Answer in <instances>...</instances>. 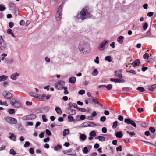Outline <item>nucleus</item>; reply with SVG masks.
<instances>
[{"mask_svg": "<svg viewBox=\"0 0 156 156\" xmlns=\"http://www.w3.org/2000/svg\"><path fill=\"white\" fill-rule=\"evenodd\" d=\"M89 8L87 6L83 8L80 14H77L75 17V20L77 21L79 19L83 20L87 18H92V15L89 12Z\"/></svg>", "mask_w": 156, "mask_h": 156, "instance_id": "1", "label": "nucleus"}, {"mask_svg": "<svg viewBox=\"0 0 156 156\" xmlns=\"http://www.w3.org/2000/svg\"><path fill=\"white\" fill-rule=\"evenodd\" d=\"M78 49L81 54H86L90 51V45L87 42L83 41H81L79 43Z\"/></svg>", "mask_w": 156, "mask_h": 156, "instance_id": "2", "label": "nucleus"}, {"mask_svg": "<svg viewBox=\"0 0 156 156\" xmlns=\"http://www.w3.org/2000/svg\"><path fill=\"white\" fill-rule=\"evenodd\" d=\"M63 7V4H61L58 8L57 12L55 15V18L56 20L58 21H59L62 16V10Z\"/></svg>", "mask_w": 156, "mask_h": 156, "instance_id": "3", "label": "nucleus"}, {"mask_svg": "<svg viewBox=\"0 0 156 156\" xmlns=\"http://www.w3.org/2000/svg\"><path fill=\"white\" fill-rule=\"evenodd\" d=\"M4 119L7 122L10 124H16L17 122L16 118L11 117H5Z\"/></svg>", "mask_w": 156, "mask_h": 156, "instance_id": "4", "label": "nucleus"}, {"mask_svg": "<svg viewBox=\"0 0 156 156\" xmlns=\"http://www.w3.org/2000/svg\"><path fill=\"white\" fill-rule=\"evenodd\" d=\"M65 84V82L62 81H58L55 84V87L57 89L59 90L62 89L64 87Z\"/></svg>", "mask_w": 156, "mask_h": 156, "instance_id": "5", "label": "nucleus"}, {"mask_svg": "<svg viewBox=\"0 0 156 156\" xmlns=\"http://www.w3.org/2000/svg\"><path fill=\"white\" fill-rule=\"evenodd\" d=\"M10 102L11 105L15 108H19L21 106V103L18 101H16L13 98L10 100Z\"/></svg>", "mask_w": 156, "mask_h": 156, "instance_id": "6", "label": "nucleus"}, {"mask_svg": "<svg viewBox=\"0 0 156 156\" xmlns=\"http://www.w3.org/2000/svg\"><path fill=\"white\" fill-rule=\"evenodd\" d=\"M109 41L107 40H104L100 44L98 47V49L100 51H103L105 49V45L108 43Z\"/></svg>", "mask_w": 156, "mask_h": 156, "instance_id": "7", "label": "nucleus"}, {"mask_svg": "<svg viewBox=\"0 0 156 156\" xmlns=\"http://www.w3.org/2000/svg\"><path fill=\"white\" fill-rule=\"evenodd\" d=\"M63 152L65 154L70 155H74L76 153L75 151L72 148L64 150Z\"/></svg>", "mask_w": 156, "mask_h": 156, "instance_id": "8", "label": "nucleus"}, {"mask_svg": "<svg viewBox=\"0 0 156 156\" xmlns=\"http://www.w3.org/2000/svg\"><path fill=\"white\" fill-rule=\"evenodd\" d=\"M3 96L6 99L11 100L12 97V94L9 91H5L3 92Z\"/></svg>", "mask_w": 156, "mask_h": 156, "instance_id": "9", "label": "nucleus"}, {"mask_svg": "<svg viewBox=\"0 0 156 156\" xmlns=\"http://www.w3.org/2000/svg\"><path fill=\"white\" fill-rule=\"evenodd\" d=\"M36 118V115L34 114L28 115L26 116H24L22 117L23 120H32L35 119Z\"/></svg>", "mask_w": 156, "mask_h": 156, "instance_id": "10", "label": "nucleus"}, {"mask_svg": "<svg viewBox=\"0 0 156 156\" xmlns=\"http://www.w3.org/2000/svg\"><path fill=\"white\" fill-rule=\"evenodd\" d=\"M124 122L125 123L128 124H131L134 127H136V124L133 120H131L129 119H125Z\"/></svg>", "mask_w": 156, "mask_h": 156, "instance_id": "11", "label": "nucleus"}, {"mask_svg": "<svg viewBox=\"0 0 156 156\" xmlns=\"http://www.w3.org/2000/svg\"><path fill=\"white\" fill-rule=\"evenodd\" d=\"M122 70H119L115 72V75L118 77L121 78L122 77Z\"/></svg>", "mask_w": 156, "mask_h": 156, "instance_id": "12", "label": "nucleus"}, {"mask_svg": "<svg viewBox=\"0 0 156 156\" xmlns=\"http://www.w3.org/2000/svg\"><path fill=\"white\" fill-rule=\"evenodd\" d=\"M20 76V74L17 73H15L12 74L10 76V78L13 80H15L16 79V77Z\"/></svg>", "mask_w": 156, "mask_h": 156, "instance_id": "13", "label": "nucleus"}, {"mask_svg": "<svg viewBox=\"0 0 156 156\" xmlns=\"http://www.w3.org/2000/svg\"><path fill=\"white\" fill-rule=\"evenodd\" d=\"M140 63V60L139 59H136L133 62L132 65L133 67H135L139 66Z\"/></svg>", "mask_w": 156, "mask_h": 156, "instance_id": "14", "label": "nucleus"}, {"mask_svg": "<svg viewBox=\"0 0 156 156\" xmlns=\"http://www.w3.org/2000/svg\"><path fill=\"white\" fill-rule=\"evenodd\" d=\"M87 136L85 134H82V135H80L79 136L80 139L83 142L85 140Z\"/></svg>", "mask_w": 156, "mask_h": 156, "instance_id": "15", "label": "nucleus"}, {"mask_svg": "<svg viewBox=\"0 0 156 156\" xmlns=\"http://www.w3.org/2000/svg\"><path fill=\"white\" fill-rule=\"evenodd\" d=\"M10 136H9V138L10 139L14 141L16 140V136L13 133H10Z\"/></svg>", "mask_w": 156, "mask_h": 156, "instance_id": "16", "label": "nucleus"}, {"mask_svg": "<svg viewBox=\"0 0 156 156\" xmlns=\"http://www.w3.org/2000/svg\"><path fill=\"white\" fill-rule=\"evenodd\" d=\"M76 80L75 77L72 76L70 77L69 79V82L71 83H75Z\"/></svg>", "mask_w": 156, "mask_h": 156, "instance_id": "17", "label": "nucleus"}, {"mask_svg": "<svg viewBox=\"0 0 156 156\" xmlns=\"http://www.w3.org/2000/svg\"><path fill=\"white\" fill-rule=\"evenodd\" d=\"M55 110L58 114H61L62 113L61 109L59 107H56L55 108Z\"/></svg>", "mask_w": 156, "mask_h": 156, "instance_id": "18", "label": "nucleus"}, {"mask_svg": "<svg viewBox=\"0 0 156 156\" xmlns=\"http://www.w3.org/2000/svg\"><path fill=\"white\" fill-rule=\"evenodd\" d=\"M156 88V84H154L152 85L151 86L149 87L148 90L151 91H153L154 89Z\"/></svg>", "mask_w": 156, "mask_h": 156, "instance_id": "19", "label": "nucleus"}, {"mask_svg": "<svg viewBox=\"0 0 156 156\" xmlns=\"http://www.w3.org/2000/svg\"><path fill=\"white\" fill-rule=\"evenodd\" d=\"M81 126L82 127H89V122H86L82 123L81 125Z\"/></svg>", "mask_w": 156, "mask_h": 156, "instance_id": "20", "label": "nucleus"}, {"mask_svg": "<svg viewBox=\"0 0 156 156\" xmlns=\"http://www.w3.org/2000/svg\"><path fill=\"white\" fill-rule=\"evenodd\" d=\"M124 38V37L123 36H120L117 39L118 42L120 44H122L123 42V40Z\"/></svg>", "mask_w": 156, "mask_h": 156, "instance_id": "21", "label": "nucleus"}, {"mask_svg": "<svg viewBox=\"0 0 156 156\" xmlns=\"http://www.w3.org/2000/svg\"><path fill=\"white\" fill-rule=\"evenodd\" d=\"M36 98L38 100L41 101H43L44 100V98H43L42 96L39 94H37Z\"/></svg>", "mask_w": 156, "mask_h": 156, "instance_id": "22", "label": "nucleus"}, {"mask_svg": "<svg viewBox=\"0 0 156 156\" xmlns=\"http://www.w3.org/2000/svg\"><path fill=\"white\" fill-rule=\"evenodd\" d=\"M115 136L118 138L122 137L123 136L122 132L121 131L117 132L115 134Z\"/></svg>", "mask_w": 156, "mask_h": 156, "instance_id": "23", "label": "nucleus"}, {"mask_svg": "<svg viewBox=\"0 0 156 156\" xmlns=\"http://www.w3.org/2000/svg\"><path fill=\"white\" fill-rule=\"evenodd\" d=\"M68 112L70 115H73L76 113V111L72 109H69L68 110Z\"/></svg>", "mask_w": 156, "mask_h": 156, "instance_id": "24", "label": "nucleus"}, {"mask_svg": "<svg viewBox=\"0 0 156 156\" xmlns=\"http://www.w3.org/2000/svg\"><path fill=\"white\" fill-rule=\"evenodd\" d=\"M62 148V146L60 145H58L55 146L54 147V150L55 151H57L58 150L61 149Z\"/></svg>", "mask_w": 156, "mask_h": 156, "instance_id": "25", "label": "nucleus"}, {"mask_svg": "<svg viewBox=\"0 0 156 156\" xmlns=\"http://www.w3.org/2000/svg\"><path fill=\"white\" fill-rule=\"evenodd\" d=\"M8 78L7 76L5 75H2L0 76V81H2L5 80Z\"/></svg>", "mask_w": 156, "mask_h": 156, "instance_id": "26", "label": "nucleus"}, {"mask_svg": "<svg viewBox=\"0 0 156 156\" xmlns=\"http://www.w3.org/2000/svg\"><path fill=\"white\" fill-rule=\"evenodd\" d=\"M5 42L4 41L2 36H0V44L2 46L5 45Z\"/></svg>", "mask_w": 156, "mask_h": 156, "instance_id": "27", "label": "nucleus"}, {"mask_svg": "<svg viewBox=\"0 0 156 156\" xmlns=\"http://www.w3.org/2000/svg\"><path fill=\"white\" fill-rule=\"evenodd\" d=\"M58 0H50V4L52 5H54L57 3Z\"/></svg>", "mask_w": 156, "mask_h": 156, "instance_id": "28", "label": "nucleus"}, {"mask_svg": "<svg viewBox=\"0 0 156 156\" xmlns=\"http://www.w3.org/2000/svg\"><path fill=\"white\" fill-rule=\"evenodd\" d=\"M5 60L6 62L9 63H11L13 62V59L12 58H11L10 59H9L7 58H6L5 59Z\"/></svg>", "mask_w": 156, "mask_h": 156, "instance_id": "29", "label": "nucleus"}, {"mask_svg": "<svg viewBox=\"0 0 156 156\" xmlns=\"http://www.w3.org/2000/svg\"><path fill=\"white\" fill-rule=\"evenodd\" d=\"M69 131L68 129H66L64 130L63 132V136H65L69 133Z\"/></svg>", "mask_w": 156, "mask_h": 156, "instance_id": "30", "label": "nucleus"}, {"mask_svg": "<svg viewBox=\"0 0 156 156\" xmlns=\"http://www.w3.org/2000/svg\"><path fill=\"white\" fill-rule=\"evenodd\" d=\"M124 82V80L123 79H115V83H123Z\"/></svg>", "mask_w": 156, "mask_h": 156, "instance_id": "31", "label": "nucleus"}, {"mask_svg": "<svg viewBox=\"0 0 156 156\" xmlns=\"http://www.w3.org/2000/svg\"><path fill=\"white\" fill-rule=\"evenodd\" d=\"M98 71L96 69H94L93 71L92 74L94 76L97 75L98 74Z\"/></svg>", "mask_w": 156, "mask_h": 156, "instance_id": "32", "label": "nucleus"}, {"mask_svg": "<svg viewBox=\"0 0 156 156\" xmlns=\"http://www.w3.org/2000/svg\"><path fill=\"white\" fill-rule=\"evenodd\" d=\"M98 139L100 141L103 142L105 141V137L102 136H98Z\"/></svg>", "mask_w": 156, "mask_h": 156, "instance_id": "33", "label": "nucleus"}, {"mask_svg": "<svg viewBox=\"0 0 156 156\" xmlns=\"http://www.w3.org/2000/svg\"><path fill=\"white\" fill-rule=\"evenodd\" d=\"M82 151L83 153L84 154H87L88 152V151L87 148V147H84L82 149Z\"/></svg>", "mask_w": 156, "mask_h": 156, "instance_id": "34", "label": "nucleus"}, {"mask_svg": "<svg viewBox=\"0 0 156 156\" xmlns=\"http://www.w3.org/2000/svg\"><path fill=\"white\" fill-rule=\"evenodd\" d=\"M89 135L92 136H96V134L95 131H92L90 133Z\"/></svg>", "mask_w": 156, "mask_h": 156, "instance_id": "35", "label": "nucleus"}, {"mask_svg": "<svg viewBox=\"0 0 156 156\" xmlns=\"http://www.w3.org/2000/svg\"><path fill=\"white\" fill-rule=\"evenodd\" d=\"M9 153L10 154L14 156L16 154L14 150L13 149H11L10 150Z\"/></svg>", "mask_w": 156, "mask_h": 156, "instance_id": "36", "label": "nucleus"}, {"mask_svg": "<svg viewBox=\"0 0 156 156\" xmlns=\"http://www.w3.org/2000/svg\"><path fill=\"white\" fill-rule=\"evenodd\" d=\"M8 112L10 114H13L15 113V110L14 109H9L8 111Z\"/></svg>", "mask_w": 156, "mask_h": 156, "instance_id": "37", "label": "nucleus"}, {"mask_svg": "<svg viewBox=\"0 0 156 156\" xmlns=\"http://www.w3.org/2000/svg\"><path fill=\"white\" fill-rule=\"evenodd\" d=\"M105 60L106 61H107L108 62H110L112 61L111 59V57L110 56H107L105 58Z\"/></svg>", "mask_w": 156, "mask_h": 156, "instance_id": "38", "label": "nucleus"}, {"mask_svg": "<svg viewBox=\"0 0 156 156\" xmlns=\"http://www.w3.org/2000/svg\"><path fill=\"white\" fill-rule=\"evenodd\" d=\"M68 118L69 122H73L75 120L74 119L72 116L69 115Z\"/></svg>", "mask_w": 156, "mask_h": 156, "instance_id": "39", "label": "nucleus"}, {"mask_svg": "<svg viewBox=\"0 0 156 156\" xmlns=\"http://www.w3.org/2000/svg\"><path fill=\"white\" fill-rule=\"evenodd\" d=\"M137 90L141 92H143L145 91V89L143 87H139L137 88Z\"/></svg>", "mask_w": 156, "mask_h": 156, "instance_id": "40", "label": "nucleus"}, {"mask_svg": "<svg viewBox=\"0 0 156 156\" xmlns=\"http://www.w3.org/2000/svg\"><path fill=\"white\" fill-rule=\"evenodd\" d=\"M96 124L92 122H89V127H93L96 126Z\"/></svg>", "mask_w": 156, "mask_h": 156, "instance_id": "41", "label": "nucleus"}, {"mask_svg": "<svg viewBox=\"0 0 156 156\" xmlns=\"http://www.w3.org/2000/svg\"><path fill=\"white\" fill-rule=\"evenodd\" d=\"M126 133L129 134L131 137L135 135V134L134 132H129L128 131H126Z\"/></svg>", "mask_w": 156, "mask_h": 156, "instance_id": "42", "label": "nucleus"}, {"mask_svg": "<svg viewBox=\"0 0 156 156\" xmlns=\"http://www.w3.org/2000/svg\"><path fill=\"white\" fill-rule=\"evenodd\" d=\"M29 94L30 96L34 97L36 98V97L37 96V94H36L34 92H30L29 93Z\"/></svg>", "mask_w": 156, "mask_h": 156, "instance_id": "43", "label": "nucleus"}, {"mask_svg": "<svg viewBox=\"0 0 156 156\" xmlns=\"http://www.w3.org/2000/svg\"><path fill=\"white\" fill-rule=\"evenodd\" d=\"M148 26V25L147 23L146 22L143 25V29L144 30H145L147 28Z\"/></svg>", "mask_w": 156, "mask_h": 156, "instance_id": "44", "label": "nucleus"}, {"mask_svg": "<svg viewBox=\"0 0 156 156\" xmlns=\"http://www.w3.org/2000/svg\"><path fill=\"white\" fill-rule=\"evenodd\" d=\"M63 89L64 90V94H68V92L67 90V87H64Z\"/></svg>", "mask_w": 156, "mask_h": 156, "instance_id": "45", "label": "nucleus"}, {"mask_svg": "<svg viewBox=\"0 0 156 156\" xmlns=\"http://www.w3.org/2000/svg\"><path fill=\"white\" fill-rule=\"evenodd\" d=\"M149 129L152 133H153L155 131V129L154 127H150Z\"/></svg>", "mask_w": 156, "mask_h": 156, "instance_id": "46", "label": "nucleus"}, {"mask_svg": "<svg viewBox=\"0 0 156 156\" xmlns=\"http://www.w3.org/2000/svg\"><path fill=\"white\" fill-rule=\"evenodd\" d=\"M6 9V8L5 7L2 5H0V11H3Z\"/></svg>", "mask_w": 156, "mask_h": 156, "instance_id": "47", "label": "nucleus"}, {"mask_svg": "<svg viewBox=\"0 0 156 156\" xmlns=\"http://www.w3.org/2000/svg\"><path fill=\"white\" fill-rule=\"evenodd\" d=\"M117 121H115L113 122V125H112V128L113 129H115V128L117 126Z\"/></svg>", "mask_w": 156, "mask_h": 156, "instance_id": "48", "label": "nucleus"}, {"mask_svg": "<svg viewBox=\"0 0 156 156\" xmlns=\"http://www.w3.org/2000/svg\"><path fill=\"white\" fill-rule=\"evenodd\" d=\"M42 118L43 121L44 122H46L48 120L46 118L45 115H42Z\"/></svg>", "mask_w": 156, "mask_h": 156, "instance_id": "49", "label": "nucleus"}, {"mask_svg": "<svg viewBox=\"0 0 156 156\" xmlns=\"http://www.w3.org/2000/svg\"><path fill=\"white\" fill-rule=\"evenodd\" d=\"M7 54L3 53L1 55V56L2 57L1 58V60L3 61L5 59V57H6L7 56Z\"/></svg>", "mask_w": 156, "mask_h": 156, "instance_id": "50", "label": "nucleus"}, {"mask_svg": "<svg viewBox=\"0 0 156 156\" xmlns=\"http://www.w3.org/2000/svg\"><path fill=\"white\" fill-rule=\"evenodd\" d=\"M106 117L105 116H103L101 117L100 120L101 121L104 122L106 120Z\"/></svg>", "mask_w": 156, "mask_h": 156, "instance_id": "51", "label": "nucleus"}, {"mask_svg": "<svg viewBox=\"0 0 156 156\" xmlns=\"http://www.w3.org/2000/svg\"><path fill=\"white\" fill-rule=\"evenodd\" d=\"M30 145V143L29 141L26 142L24 145V147H28Z\"/></svg>", "mask_w": 156, "mask_h": 156, "instance_id": "52", "label": "nucleus"}, {"mask_svg": "<svg viewBox=\"0 0 156 156\" xmlns=\"http://www.w3.org/2000/svg\"><path fill=\"white\" fill-rule=\"evenodd\" d=\"M85 93V91L84 90H80L78 92V94L80 95H83Z\"/></svg>", "mask_w": 156, "mask_h": 156, "instance_id": "53", "label": "nucleus"}, {"mask_svg": "<svg viewBox=\"0 0 156 156\" xmlns=\"http://www.w3.org/2000/svg\"><path fill=\"white\" fill-rule=\"evenodd\" d=\"M99 58L98 56H97L96 58V59L94 60L95 62L97 64L99 63Z\"/></svg>", "mask_w": 156, "mask_h": 156, "instance_id": "54", "label": "nucleus"}, {"mask_svg": "<svg viewBox=\"0 0 156 156\" xmlns=\"http://www.w3.org/2000/svg\"><path fill=\"white\" fill-rule=\"evenodd\" d=\"M45 132L46 134L48 135V136H50L51 134V132L50 130H49L48 129H46L45 130Z\"/></svg>", "mask_w": 156, "mask_h": 156, "instance_id": "55", "label": "nucleus"}, {"mask_svg": "<svg viewBox=\"0 0 156 156\" xmlns=\"http://www.w3.org/2000/svg\"><path fill=\"white\" fill-rule=\"evenodd\" d=\"M108 90H110L112 87V86L111 84H109L107 86H105V87Z\"/></svg>", "mask_w": 156, "mask_h": 156, "instance_id": "56", "label": "nucleus"}, {"mask_svg": "<svg viewBox=\"0 0 156 156\" xmlns=\"http://www.w3.org/2000/svg\"><path fill=\"white\" fill-rule=\"evenodd\" d=\"M143 58L144 59H148L149 58L148 54L145 53L143 55Z\"/></svg>", "mask_w": 156, "mask_h": 156, "instance_id": "57", "label": "nucleus"}, {"mask_svg": "<svg viewBox=\"0 0 156 156\" xmlns=\"http://www.w3.org/2000/svg\"><path fill=\"white\" fill-rule=\"evenodd\" d=\"M29 152L30 154H33L34 152V149L33 148L31 147L29 149Z\"/></svg>", "mask_w": 156, "mask_h": 156, "instance_id": "58", "label": "nucleus"}, {"mask_svg": "<svg viewBox=\"0 0 156 156\" xmlns=\"http://www.w3.org/2000/svg\"><path fill=\"white\" fill-rule=\"evenodd\" d=\"M126 72H128V73H132L133 74H135L136 73L135 71L134 70H129V71L127 70Z\"/></svg>", "mask_w": 156, "mask_h": 156, "instance_id": "59", "label": "nucleus"}, {"mask_svg": "<svg viewBox=\"0 0 156 156\" xmlns=\"http://www.w3.org/2000/svg\"><path fill=\"white\" fill-rule=\"evenodd\" d=\"M43 109L44 110L48 111L49 110L50 108L49 107H45L43 108Z\"/></svg>", "mask_w": 156, "mask_h": 156, "instance_id": "60", "label": "nucleus"}, {"mask_svg": "<svg viewBox=\"0 0 156 156\" xmlns=\"http://www.w3.org/2000/svg\"><path fill=\"white\" fill-rule=\"evenodd\" d=\"M9 27L12 28L14 26V23L12 22H10L9 23Z\"/></svg>", "mask_w": 156, "mask_h": 156, "instance_id": "61", "label": "nucleus"}, {"mask_svg": "<svg viewBox=\"0 0 156 156\" xmlns=\"http://www.w3.org/2000/svg\"><path fill=\"white\" fill-rule=\"evenodd\" d=\"M107 129L105 127H104L102 128V132L104 133H106L107 132Z\"/></svg>", "mask_w": 156, "mask_h": 156, "instance_id": "62", "label": "nucleus"}, {"mask_svg": "<svg viewBox=\"0 0 156 156\" xmlns=\"http://www.w3.org/2000/svg\"><path fill=\"white\" fill-rule=\"evenodd\" d=\"M153 14L154 13L153 12H150L147 13V16L148 17H151V16L153 15Z\"/></svg>", "mask_w": 156, "mask_h": 156, "instance_id": "63", "label": "nucleus"}, {"mask_svg": "<svg viewBox=\"0 0 156 156\" xmlns=\"http://www.w3.org/2000/svg\"><path fill=\"white\" fill-rule=\"evenodd\" d=\"M6 146L5 145H2L0 147V151L5 149Z\"/></svg>", "mask_w": 156, "mask_h": 156, "instance_id": "64", "label": "nucleus"}]
</instances>
